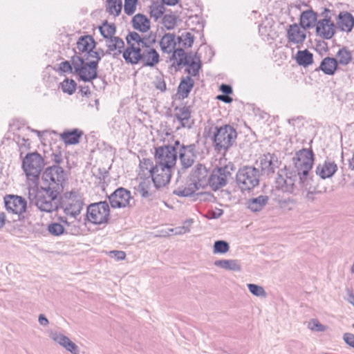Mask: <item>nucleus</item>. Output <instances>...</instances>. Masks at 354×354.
Masks as SVG:
<instances>
[{
	"mask_svg": "<svg viewBox=\"0 0 354 354\" xmlns=\"http://www.w3.org/2000/svg\"><path fill=\"white\" fill-rule=\"evenodd\" d=\"M126 40L127 47L123 50L122 56L127 64L132 65L142 63L143 66H153L159 62V54L149 45L145 38L136 32H129Z\"/></svg>",
	"mask_w": 354,
	"mask_h": 354,
	"instance_id": "f257e3e1",
	"label": "nucleus"
},
{
	"mask_svg": "<svg viewBox=\"0 0 354 354\" xmlns=\"http://www.w3.org/2000/svg\"><path fill=\"white\" fill-rule=\"evenodd\" d=\"M59 192L37 185L28 187V198L41 212L51 213L59 207L57 196Z\"/></svg>",
	"mask_w": 354,
	"mask_h": 354,
	"instance_id": "f03ea898",
	"label": "nucleus"
},
{
	"mask_svg": "<svg viewBox=\"0 0 354 354\" xmlns=\"http://www.w3.org/2000/svg\"><path fill=\"white\" fill-rule=\"evenodd\" d=\"M91 59H88L87 62L79 56H73L71 59L74 73L84 82H91L97 76V68L101 56L98 53H91Z\"/></svg>",
	"mask_w": 354,
	"mask_h": 354,
	"instance_id": "7ed1b4c3",
	"label": "nucleus"
},
{
	"mask_svg": "<svg viewBox=\"0 0 354 354\" xmlns=\"http://www.w3.org/2000/svg\"><path fill=\"white\" fill-rule=\"evenodd\" d=\"M190 183L187 187H178L174 193L179 196H189L194 194L201 187L207 185L208 171L206 167L198 164L195 166L189 176Z\"/></svg>",
	"mask_w": 354,
	"mask_h": 354,
	"instance_id": "20e7f679",
	"label": "nucleus"
},
{
	"mask_svg": "<svg viewBox=\"0 0 354 354\" xmlns=\"http://www.w3.org/2000/svg\"><path fill=\"white\" fill-rule=\"evenodd\" d=\"M313 152L311 149H303L295 153L293 162L297 171L300 183L304 185L310 170L313 167L314 159Z\"/></svg>",
	"mask_w": 354,
	"mask_h": 354,
	"instance_id": "39448f33",
	"label": "nucleus"
},
{
	"mask_svg": "<svg viewBox=\"0 0 354 354\" xmlns=\"http://www.w3.org/2000/svg\"><path fill=\"white\" fill-rule=\"evenodd\" d=\"M41 180V187L60 192L63 189L62 184L65 180L64 171L58 165L49 167L43 173Z\"/></svg>",
	"mask_w": 354,
	"mask_h": 354,
	"instance_id": "423d86ee",
	"label": "nucleus"
},
{
	"mask_svg": "<svg viewBox=\"0 0 354 354\" xmlns=\"http://www.w3.org/2000/svg\"><path fill=\"white\" fill-rule=\"evenodd\" d=\"M237 137L236 129L228 124L221 127H215L213 136V143L218 151H225L235 142Z\"/></svg>",
	"mask_w": 354,
	"mask_h": 354,
	"instance_id": "0eeeda50",
	"label": "nucleus"
},
{
	"mask_svg": "<svg viewBox=\"0 0 354 354\" xmlns=\"http://www.w3.org/2000/svg\"><path fill=\"white\" fill-rule=\"evenodd\" d=\"M260 173L258 169L252 166H244L236 173V180L241 191H250L259 183Z\"/></svg>",
	"mask_w": 354,
	"mask_h": 354,
	"instance_id": "6e6552de",
	"label": "nucleus"
},
{
	"mask_svg": "<svg viewBox=\"0 0 354 354\" xmlns=\"http://www.w3.org/2000/svg\"><path fill=\"white\" fill-rule=\"evenodd\" d=\"M110 216V208L106 201L94 203L87 207L86 220L95 225L106 223Z\"/></svg>",
	"mask_w": 354,
	"mask_h": 354,
	"instance_id": "1a4fd4ad",
	"label": "nucleus"
},
{
	"mask_svg": "<svg viewBox=\"0 0 354 354\" xmlns=\"http://www.w3.org/2000/svg\"><path fill=\"white\" fill-rule=\"evenodd\" d=\"M179 141H176L174 146L165 145L156 150V164L173 168L176 162Z\"/></svg>",
	"mask_w": 354,
	"mask_h": 354,
	"instance_id": "9d476101",
	"label": "nucleus"
},
{
	"mask_svg": "<svg viewBox=\"0 0 354 354\" xmlns=\"http://www.w3.org/2000/svg\"><path fill=\"white\" fill-rule=\"evenodd\" d=\"M44 166L42 156L37 152L28 153L23 160L22 168L28 178L37 179Z\"/></svg>",
	"mask_w": 354,
	"mask_h": 354,
	"instance_id": "9b49d317",
	"label": "nucleus"
},
{
	"mask_svg": "<svg viewBox=\"0 0 354 354\" xmlns=\"http://www.w3.org/2000/svg\"><path fill=\"white\" fill-rule=\"evenodd\" d=\"M233 168V165L229 163L212 171L207 180V183L212 189L217 190L226 185L228 179L231 177Z\"/></svg>",
	"mask_w": 354,
	"mask_h": 354,
	"instance_id": "f8f14e48",
	"label": "nucleus"
},
{
	"mask_svg": "<svg viewBox=\"0 0 354 354\" xmlns=\"http://www.w3.org/2000/svg\"><path fill=\"white\" fill-rule=\"evenodd\" d=\"M298 177L295 171L280 169L275 181L276 188L283 192L292 193L296 188Z\"/></svg>",
	"mask_w": 354,
	"mask_h": 354,
	"instance_id": "ddd939ff",
	"label": "nucleus"
},
{
	"mask_svg": "<svg viewBox=\"0 0 354 354\" xmlns=\"http://www.w3.org/2000/svg\"><path fill=\"white\" fill-rule=\"evenodd\" d=\"M131 200V192L123 187L118 188L109 196L110 205L113 208L125 207L129 205Z\"/></svg>",
	"mask_w": 354,
	"mask_h": 354,
	"instance_id": "4468645a",
	"label": "nucleus"
},
{
	"mask_svg": "<svg viewBox=\"0 0 354 354\" xmlns=\"http://www.w3.org/2000/svg\"><path fill=\"white\" fill-rule=\"evenodd\" d=\"M171 176V168L156 164L151 179L156 187L159 188L169 182Z\"/></svg>",
	"mask_w": 354,
	"mask_h": 354,
	"instance_id": "2eb2a0df",
	"label": "nucleus"
},
{
	"mask_svg": "<svg viewBox=\"0 0 354 354\" xmlns=\"http://www.w3.org/2000/svg\"><path fill=\"white\" fill-rule=\"evenodd\" d=\"M179 158L184 168L191 167L196 158V145L194 144L189 145H179L178 149Z\"/></svg>",
	"mask_w": 354,
	"mask_h": 354,
	"instance_id": "dca6fc26",
	"label": "nucleus"
},
{
	"mask_svg": "<svg viewBox=\"0 0 354 354\" xmlns=\"http://www.w3.org/2000/svg\"><path fill=\"white\" fill-rule=\"evenodd\" d=\"M6 209L16 214H21L25 212L26 209V201L21 196L8 195L4 198Z\"/></svg>",
	"mask_w": 354,
	"mask_h": 354,
	"instance_id": "f3484780",
	"label": "nucleus"
},
{
	"mask_svg": "<svg viewBox=\"0 0 354 354\" xmlns=\"http://www.w3.org/2000/svg\"><path fill=\"white\" fill-rule=\"evenodd\" d=\"M257 164L261 167L262 174L268 176L278 167V159L274 154L268 153L260 156Z\"/></svg>",
	"mask_w": 354,
	"mask_h": 354,
	"instance_id": "a211bd4d",
	"label": "nucleus"
},
{
	"mask_svg": "<svg viewBox=\"0 0 354 354\" xmlns=\"http://www.w3.org/2000/svg\"><path fill=\"white\" fill-rule=\"evenodd\" d=\"M336 30V26L330 18L320 19L316 24V32L320 37L329 39L333 37Z\"/></svg>",
	"mask_w": 354,
	"mask_h": 354,
	"instance_id": "6ab92c4d",
	"label": "nucleus"
},
{
	"mask_svg": "<svg viewBox=\"0 0 354 354\" xmlns=\"http://www.w3.org/2000/svg\"><path fill=\"white\" fill-rule=\"evenodd\" d=\"M287 37L289 43L301 44L306 37V30L297 24H291L287 28Z\"/></svg>",
	"mask_w": 354,
	"mask_h": 354,
	"instance_id": "aec40b11",
	"label": "nucleus"
},
{
	"mask_svg": "<svg viewBox=\"0 0 354 354\" xmlns=\"http://www.w3.org/2000/svg\"><path fill=\"white\" fill-rule=\"evenodd\" d=\"M50 337L72 354H79L78 346L64 335L52 331L50 333Z\"/></svg>",
	"mask_w": 354,
	"mask_h": 354,
	"instance_id": "412c9836",
	"label": "nucleus"
},
{
	"mask_svg": "<svg viewBox=\"0 0 354 354\" xmlns=\"http://www.w3.org/2000/svg\"><path fill=\"white\" fill-rule=\"evenodd\" d=\"M337 170V164L327 159L322 164H319L316 168V174L322 179L332 177Z\"/></svg>",
	"mask_w": 354,
	"mask_h": 354,
	"instance_id": "4be33fe9",
	"label": "nucleus"
},
{
	"mask_svg": "<svg viewBox=\"0 0 354 354\" xmlns=\"http://www.w3.org/2000/svg\"><path fill=\"white\" fill-rule=\"evenodd\" d=\"M175 118L180 123V127L190 129L194 124L191 120V110L188 106L177 107L175 109Z\"/></svg>",
	"mask_w": 354,
	"mask_h": 354,
	"instance_id": "5701e85b",
	"label": "nucleus"
},
{
	"mask_svg": "<svg viewBox=\"0 0 354 354\" xmlns=\"http://www.w3.org/2000/svg\"><path fill=\"white\" fill-rule=\"evenodd\" d=\"M95 45V42L93 38L90 35L82 36L80 37L77 42V50L79 53H86L88 55V59L89 57L91 58V53H97L93 50Z\"/></svg>",
	"mask_w": 354,
	"mask_h": 354,
	"instance_id": "b1692460",
	"label": "nucleus"
},
{
	"mask_svg": "<svg viewBox=\"0 0 354 354\" xmlns=\"http://www.w3.org/2000/svg\"><path fill=\"white\" fill-rule=\"evenodd\" d=\"M83 205V201L81 199L71 200L64 205V212L71 218L76 219L82 210Z\"/></svg>",
	"mask_w": 354,
	"mask_h": 354,
	"instance_id": "393cba45",
	"label": "nucleus"
},
{
	"mask_svg": "<svg viewBox=\"0 0 354 354\" xmlns=\"http://www.w3.org/2000/svg\"><path fill=\"white\" fill-rule=\"evenodd\" d=\"M337 25L342 31L349 32L354 26V17L349 12H342L338 15Z\"/></svg>",
	"mask_w": 354,
	"mask_h": 354,
	"instance_id": "a878e982",
	"label": "nucleus"
},
{
	"mask_svg": "<svg viewBox=\"0 0 354 354\" xmlns=\"http://www.w3.org/2000/svg\"><path fill=\"white\" fill-rule=\"evenodd\" d=\"M83 134V131L79 129H73L64 131L60 134V138L66 145H75L80 142Z\"/></svg>",
	"mask_w": 354,
	"mask_h": 354,
	"instance_id": "bb28decb",
	"label": "nucleus"
},
{
	"mask_svg": "<svg viewBox=\"0 0 354 354\" xmlns=\"http://www.w3.org/2000/svg\"><path fill=\"white\" fill-rule=\"evenodd\" d=\"M317 15L312 10L304 11L300 16L299 26L306 30L315 26Z\"/></svg>",
	"mask_w": 354,
	"mask_h": 354,
	"instance_id": "cd10ccee",
	"label": "nucleus"
},
{
	"mask_svg": "<svg viewBox=\"0 0 354 354\" xmlns=\"http://www.w3.org/2000/svg\"><path fill=\"white\" fill-rule=\"evenodd\" d=\"M176 44L175 36L171 33L165 34L160 41L161 50L165 53H171L176 49Z\"/></svg>",
	"mask_w": 354,
	"mask_h": 354,
	"instance_id": "c85d7f7f",
	"label": "nucleus"
},
{
	"mask_svg": "<svg viewBox=\"0 0 354 354\" xmlns=\"http://www.w3.org/2000/svg\"><path fill=\"white\" fill-rule=\"evenodd\" d=\"M191 56L187 55L184 48L178 47L172 52L171 60H173V65L177 66L189 64Z\"/></svg>",
	"mask_w": 354,
	"mask_h": 354,
	"instance_id": "c756f323",
	"label": "nucleus"
},
{
	"mask_svg": "<svg viewBox=\"0 0 354 354\" xmlns=\"http://www.w3.org/2000/svg\"><path fill=\"white\" fill-rule=\"evenodd\" d=\"M106 46L108 50L113 52L114 55L120 54L124 48V42L118 37H113L106 40Z\"/></svg>",
	"mask_w": 354,
	"mask_h": 354,
	"instance_id": "7c9ffc66",
	"label": "nucleus"
},
{
	"mask_svg": "<svg viewBox=\"0 0 354 354\" xmlns=\"http://www.w3.org/2000/svg\"><path fill=\"white\" fill-rule=\"evenodd\" d=\"M337 61L334 57H326L321 62L319 68L326 75H333L337 68Z\"/></svg>",
	"mask_w": 354,
	"mask_h": 354,
	"instance_id": "2f4dec72",
	"label": "nucleus"
},
{
	"mask_svg": "<svg viewBox=\"0 0 354 354\" xmlns=\"http://www.w3.org/2000/svg\"><path fill=\"white\" fill-rule=\"evenodd\" d=\"M194 82L190 77H186L183 79L178 88V95L179 98L184 99L187 97L194 86Z\"/></svg>",
	"mask_w": 354,
	"mask_h": 354,
	"instance_id": "473e14b6",
	"label": "nucleus"
},
{
	"mask_svg": "<svg viewBox=\"0 0 354 354\" xmlns=\"http://www.w3.org/2000/svg\"><path fill=\"white\" fill-rule=\"evenodd\" d=\"M268 196L261 195L257 198H251L248 201L247 206L252 212L261 211L268 203Z\"/></svg>",
	"mask_w": 354,
	"mask_h": 354,
	"instance_id": "72a5a7b5",
	"label": "nucleus"
},
{
	"mask_svg": "<svg viewBox=\"0 0 354 354\" xmlns=\"http://www.w3.org/2000/svg\"><path fill=\"white\" fill-rule=\"evenodd\" d=\"M214 266L230 271H240L241 266L238 260L236 259H222L214 262Z\"/></svg>",
	"mask_w": 354,
	"mask_h": 354,
	"instance_id": "f704fd0d",
	"label": "nucleus"
},
{
	"mask_svg": "<svg viewBox=\"0 0 354 354\" xmlns=\"http://www.w3.org/2000/svg\"><path fill=\"white\" fill-rule=\"evenodd\" d=\"M58 220L64 225L66 234H70L72 235H77L80 234L79 221H77V218L73 221H68L65 217H59Z\"/></svg>",
	"mask_w": 354,
	"mask_h": 354,
	"instance_id": "c9c22d12",
	"label": "nucleus"
},
{
	"mask_svg": "<svg viewBox=\"0 0 354 354\" xmlns=\"http://www.w3.org/2000/svg\"><path fill=\"white\" fill-rule=\"evenodd\" d=\"M133 26L136 30L142 32L147 31L150 27L149 19L142 15H136L132 19Z\"/></svg>",
	"mask_w": 354,
	"mask_h": 354,
	"instance_id": "e433bc0d",
	"label": "nucleus"
},
{
	"mask_svg": "<svg viewBox=\"0 0 354 354\" xmlns=\"http://www.w3.org/2000/svg\"><path fill=\"white\" fill-rule=\"evenodd\" d=\"M296 61L299 65L306 67L313 63V54L306 49L299 50L296 55Z\"/></svg>",
	"mask_w": 354,
	"mask_h": 354,
	"instance_id": "4c0bfd02",
	"label": "nucleus"
},
{
	"mask_svg": "<svg viewBox=\"0 0 354 354\" xmlns=\"http://www.w3.org/2000/svg\"><path fill=\"white\" fill-rule=\"evenodd\" d=\"M335 59L338 65L346 66L352 60L351 52L346 48H342L337 51Z\"/></svg>",
	"mask_w": 354,
	"mask_h": 354,
	"instance_id": "58836bf2",
	"label": "nucleus"
},
{
	"mask_svg": "<svg viewBox=\"0 0 354 354\" xmlns=\"http://www.w3.org/2000/svg\"><path fill=\"white\" fill-rule=\"evenodd\" d=\"M194 40V35L189 32H183L177 37L178 47L187 48L192 47Z\"/></svg>",
	"mask_w": 354,
	"mask_h": 354,
	"instance_id": "ea45409f",
	"label": "nucleus"
},
{
	"mask_svg": "<svg viewBox=\"0 0 354 354\" xmlns=\"http://www.w3.org/2000/svg\"><path fill=\"white\" fill-rule=\"evenodd\" d=\"M140 169L144 176L152 177L155 169L153 162L149 159H143L140 163Z\"/></svg>",
	"mask_w": 354,
	"mask_h": 354,
	"instance_id": "a19ab883",
	"label": "nucleus"
},
{
	"mask_svg": "<svg viewBox=\"0 0 354 354\" xmlns=\"http://www.w3.org/2000/svg\"><path fill=\"white\" fill-rule=\"evenodd\" d=\"M138 192L143 198H149L152 194L151 183L148 178L140 183Z\"/></svg>",
	"mask_w": 354,
	"mask_h": 354,
	"instance_id": "79ce46f5",
	"label": "nucleus"
},
{
	"mask_svg": "<svg viewBox=\"0 0 354 354\" xmlns=\"http://www.w3.org/2000/svg\"><path fill=\"white\" fill-rule=\"evenodd\" d=\"M48 232L53 236H59L65 233V227L62 223L53 222L48 225Z\"/></svg>",
	"mask_w": 354,
	"mask_h": 354,
	"instance_id": "37998d69",
	"label": "nucleus"
},
{
	"mask_svg": "<svg viewBox=\"0 0 354 354\" xmlns=\"http://www.w3.org/2000/svg\"><path fill=\"white\" fill-rule=\"evenodd\" d=\"M77 84L72 79H65L60 83V88L62 91L68 95H72L76 89Z\"/></svg>",
	"mask_w": 354,
	"mask_h": 354,
	"instance_id": "c03bdc74",
	"label": "nucleus"
},
{
	"mask_svg": "<svg viewBox=\"0 0 354 354\" xmlns=\"http://www.w3.org/2000/svg\"><path fill=\"white\" fill-rule=\"evenodd\" d=\"M106 9L108 12L114 15H118L122 9V1L120 0H108Z\"/></svg>",
	"mask_w": 354,
	"mask_h": 354,
	"instance_id": "a18cd8bd",
	"label": "nucleus"
},
{
	"mask_svg": "<svg viewBox=\"0 0 354 354\" xmlns=\"http://www.w3.org/2000/svg\"><path fill=\"white\" fill-rule=\"evenodd\" d=\"M100 31L102 35L106 40L111 37H114V35L115 33V27L113 24L105 23L100 27Z\"/></svg>",
	"mask_w": 354,
	"mask_h": 354,
	"instance_id": "49530a36",
	"label": "nucleus"
},
{
	"mask_svg": "<svg viewBox=\"0 0 354 354\" xmlns=\"http://www.w3.org/2000/svg\"><path fill=\"white\" fill-rule=\"evenodd\" d=\"M230 250V246L227 242L225 241H216L214 243V249H213V253L214 254H225L227 252Z\"/></svg>",
	"mask_w": 354,
	"mask_h": 354,
	"instance_id": "de8ad7c7",
	"label": "nucleus"
},
{
	"mask_svg": "<svg viewBox=\"0 0 354 354\" xmlns=\"http://www.w3.org/2000/svg\"><path fill=\"white\" fill-rule=\"evenodd\" d=\"M247 286L249 291L254 296L262 297H266L267 296V293L262 286L254 283H248L247 284Z\"/></svg>",
	"mask_w": 354,
	"mask_h": 354,
	"instance_id": "09e8293b",
	"label": "nucleus"
},
{
	"mask_svg": "<svg viewBox=\"0 0 354 354\" xmlns=\"http://www.w3.org/2000/svg\"><path fill=\"white\" fill-rule=\"evenodd\" d=\"M196 59H197L196 55L194 58L191 57L189 59V64H187L189 66L187 68V72L189 75L192 76H196L198 74V71L201 68V64L199 62H197Z\"/></svg>",
	"mask_w": 354,
	"mask_h": 354,
	"instance_id": "8fccbe9b",
	"label": "nucleus"
},
{
	"mask_svg": "<svg viewBox=\"0 0 354 354\" xmlns=\"http://www.w3.org/2000/svg\"><path fill=\"white\" fill-rule=\"evenodd\" d=\"M308 328L317 332H324L326 330L327 326L322 324L317 319H312L308 323Z\"/></svg>",
	"mask_w": 354,
	"mask_h": 354,
	"instance_id": "3c124183",
	"label": "nucleus"
},
{
	"mask_svg": "<svg viewBox=\"0 0 354 354\" xmlns=\"http://www.w3.org/2000/svg\"><path fill=\"white\" fill-rule=\"evenodd\" d=\"M279 205L284 210H291L294 208L295 202L292 198H288L279 200Z\"/></svg>",
	"mask_w": 354,
	"mask_h": 354,
	"instance_id": "603ef678",
	"label": "nucleus"
},
{
	"mask_svg": "<svg viewBox=\"0 0 354 354\" xmlns=\"http://www.w3.org/2000/svg\"><path fill=\"white\" fill-rule=\"evenodd\" d=\"M138 0H124V12L128 15H131L136 10Z\"/></svg>",
	"mask_w": 354,
	"mask_h": 354,
	"instance_id": "864d4df0",
	"label": "nucleus"
},
{
	"mask_svg": "<svg viewBox=\"0 0 354 354\" xmlns=\"http://www.w3.org/2000/svg\"><path fill=\"white\" fill-rule=\"evenodd\" d=\"M162 23L167 29H171L176 24V18L171 15H165L163 17Z\"/></svg>",
	"mask_w": 354,
	"mask_h": 354,
	"instance_id": "5fc2aeb1",
	"label": "nucleus"
},
{
	"mask_svg": "<svg viewBox=\"0 0 354 354\" xmlns=\"http://www.w3.org/2000/svg\"><path fill=\"white\" fill-rule=\"evenodd\" d=\"M153 84L155 87L161 92L165 91L167 88L165 82L161 75L156 77V79L153 81Z\"/></svg>",
	"mask_w": 354,
	"mask_h": 354,
	"instance_id": "6e6d98bb",
	"label": "nucleus"
},
{
	"mask_svg": "<svg viewBox=\"0 0 354 354\" xmlns=\"http://www.w3.org/2000/svg\"><path fill=\"white\" fill-rule=\"evenodd\" d=\"M164 8L160 6H155L151 8V17L158 19L163 15Z\"/></svg>",
	"mask_w": 354,
	"mask_h": 354,
	"instance_id": "4d7b16f0",
	"label": "nucleus"
},
{
	"mask_svg": "<svg viewBox=\"0 0 354 354\" xmlns=\"http://www.w3.org/2000/svg\"><path fill=\"white\" fill-rule=\"evenodd\" d=\"M190 231L189 226H182L173 229H169V232H172L175 235L184 234Z\"/></svg>",
	"mask_w": 354,
	"mask_h": 354,
	"instance_id": "13d9d810",
	"label": "nucleus"
},
{
	"mask_svg": "<svg viewBox=\"0 0 354 354\" xmlns=\"http://www.w3.org/2000/svg\"><path fill=\"white\" fill-rule=\"evenodd\" d=\"M111 257L115 259L116 260H123L126 257V254L123 251L120 250H113L109 252Z\"/></svg>",
	"mask_w": 354,
	"mask_h": 354,
	"instance_id": "bf43d9fd",
	"label": "nucleus"
},
{
	"mask_svg": "<svg viewBox=\"0 0 354 354\" xmlns=\"http://www.w3.org/2000/svg\"><path fill=\"white\" fill-rule=\"evenodd\" d=\"M343 339L349 346L354 348V335L346 333L343 335Z\"/></svg>",
	"mask_w": 354,
	"mask_h": 354,
	"instance_id": "052dcab7",
	"label": "nucleus"
},
{
	"mask_svg": "<svg viewBox=\"0 0 354 354\" xmlns=\"http://www.w3.org/2000/svg\"><path fill=\"white\" fill-rule=\"evenodd\" d=\"M59 69L64 73H71L73 69V63L71 64L67 61L63 62L59 64Z\"/></svg>",
	"mask_w": 354,
	"mask_h": 354,
	"instance_id": "680f3d73",
	"label": "nucleus"
},
{
	"mask_svg": "<svg viewBox=\"0 0 354 354\" xmlns=\"http://www.w3.org/2000/svg\"><path fill=\"white\" fill-rule=\"evenodd\" d=\"M259 30L261 35L270 36L271 27H268L266 25L261 24L259 26Z\"/></svg>",
	"mask_w": 354,
	"mask_h": 354,
	"instance_id": "e2e57ef3",
	"label": "nucleus"
},
{
	"mask_svg": "<svg viewBox=\"0 0 354 354\" xmlns=\"http://www.w3.org/2000/svg\"><path fill=\"white\" fill-rule=\"evenodd\" d=\"M220 90L225 94L229 95L232 93V88L230 85L223 84L220 86Z\"/></svg>",
	"mask_w": 354,
	"mask_h": 354,
	"instance_id": "0e129e2a",
	"label": "nucleus"
},
{
	"mask_svg": "<svg viewBox=\"0 0 354 354\" xmlns=\"http://www.w3.org/2000/svg\"><path fill=\"white\" fill-rule=\"evenodd\" d=\"M38 322L41 326H47L49 324L48 319L43 314H40L38 318Z\"/></svg>",
	"mask_w": 354,
	"mask_h": 354,
	"instance_id": "69168bd1",
	"label": "nucleus"
},
{
	"mask_svg": "<svg viewBox=\"0 0 354 354\" xmlns=\"http://www.w3.org/2000/svg\"><path fill=\"white\" fill-rule=\"evenodd\" d=\"M217 99L219 100H221L225 103H230L232 102V99L231 97L228 96L227 95H221L217 96Z\"/></svg>",
	"mask_w": 354,
	"mask_h": 354,
	"instance_id": "338daca9",
	"label": "nucleus"
},
{
	"mask_svg": "<svg viewBox=\"0 0 354 354\" xmlns=\"http://www.w3.org/2000/svg\"><path fill=\"white\" fill-rule=\"evenodd\" d=\"M223 212L222 209H217L216 211L215 212H213L212 213V216L211 217L213 218H219L220 216H221V215L223 214Z\"/></svg>",
	"mask_w": 354,
	"mask_h": 354,
	"instance_id": "774afa93",
	"label": "nucleus"
}]
</instances>
